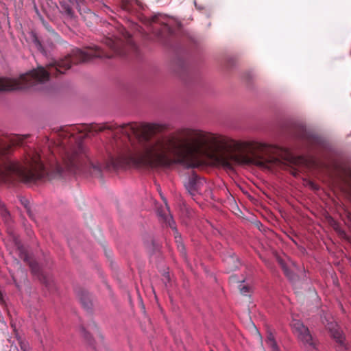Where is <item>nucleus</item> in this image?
Returning a JSON list of instances; mask_svg holds the SVG:
<instances>
[{
    "label": "nucleus",
    "mask_w": 351,
    "mask_h": 351,
    "mask_svg": "<svg viewBox=\"0 0 351 351\" xmlns=\"http://www.w3.org/2000/svg\"><path fill=\"white\" fill-rule=\"evenodd\" d=\"M14 242H15V244H16V246L18 249H20L21 247V244L18 241L17 239L14 237Z\"/></svg>",
    "instance_id": "22"
},
{
    "label": "nucleus",
    "mask_w": 351,
    "mask_h": 351,
    "mask_svg": "<svg viewBox=\"0 0 351 351\" xmlns=\"http://www.w3.org/2000/svg\"><path fill=\"white\" fill-rule=\"evenodd\" d=\"M104 43L110 48L112 49L117 54L123 55L121 51V47H123V42L119 38H106Z\"/></svg>",
    "instance_id": "6"
},
{
    "label": "nucleus",
    "mask_w": 351,
    "mask_h": 351,
    "mask_svg": "<svg viewBox=\"0 0 351 351\" xmlns=\"http://www.w3.org/2000/svg\"><path fill=\"white\" fill-rule=\"evenodd\" d=\"M230 280H232V282H234L237 281V278H236V276H232L230 278Z\"/></svg>",
    "instance_id": "23"
},
{
    "label": "nucleus",
    "mask_w": 351,
    "mask_h": 351,
    "mask_svg": "<svg viewBox=\"0 0 351 351\" xmlns=\"http://www.w3.org/2000/svg\"><path fill=\"white\" fill-rule=\"evenodd\" d=\"M93 167L99 171L101 170V165L100 164H97V165H93Z\"/></svg>",
    "instance_id": "21"
},
{
    "label": "nucleus",
    "mask_w": 351,
    "mask_h": 351,
    "mask_svg": "<svg viewBox=\"0 0 351 351\" xmlns=\"http://www.w3.org/2000/svg\"><path fill=\"white\" fill-rule=\"evenodd\" d=\"M65 166L68 171H74L76 162L73 156H70L68 160L65 162Z\"/></svg>",
    "instance_id": "12"
},
{
    "label": "nucleus",
    "mask_w": 351,
    "mask_h": 351,
    "mask_svg": "<svg viewBox=\"0 0 351 351\" xmlns=\"http://www.w3.org/2000/svg\"><path fill=\"white\" fill-rule=\"evenodd\" d=\"M244 281H245L244 280H238L237 282H241V283H242V282H243Z\"/></svg>",
    "instance_id": "26"
},
{
    "label": "nucleus",
    "mask_w": 351,
    "mask_h": 351,
    "mask_svg": "<svg viewBox=\"0 0 351 351\" xmlns=\"http://www.w3.org/2000/svg\"><path fill=\"white\" fill-rule=\"evenodd\" d=\"M308 186H309L312 189H317V186L311 181H308L307 184Z\"/></svg>",
    "instance_id": "20"
},
{
    "label": "nucleus",
    "mask_w": 351,
    "mask_h": 351,
    "mask_svg": "<svg viewBox=\"0 0 351 351\" xmlns=\"http://www.w3.org/2000/svg\"><path fill=\"white\" fill-rule=\"evenodd\" d=\"M71 62H82V50L75 49L71 53L58 62L48 65V70L43 66H38L36 69L23 74L19 79H8L0 77V91L13 90L34 87L38 84H45L49 80V75L54 72L64 73L71 68Z\"/></svg>",
    "instance_id": "2"
},
{
    "label": "nucleus",
    "mask_w": 351,
    "mask_h": 351,
    "mask_svg": "<svg viewBox=\"0 0 351 351\" xmlns=\"http://www.w3.org/2000/svg\"><path fill=\"white\" fill-rule=\"evenodd\" d=\"M124 37H125V38H128V37H129V34H128V33H127V34H125V35H124Z\"/></svg>",
    "instance_id": "24"
},
{
    "label": "nucleus",
    "mask_w": 351,
    "mask_h": 351,
    "mask_svg": "<svg viewBox=\"0 0 351 351\" xmlns=\"http://www.w3.org/2000/svg\"><path fill=\"white\" fill-rule=\"evenodd\" d=\"M58 171H59L60 173H62V168H58Z\"/></svg>",
    "instance_id": "25"
},
{
    "label": "nucleus",
    "mask_w": 351,
    "mask_h": 351,
    "mask_svg": "<svg viewBox=\"0 0 351 351\" xmlns=\"http://www.w3.org/2000/svg\"><path fill=\"white\" fill-rule=\"evenodd\" d=\"M204 186H206L205 180L197 176H193L185 184L187 191L193 196L200 192Z\"/></svg>",
    "instance_id": "5"
},
{
    "label": "nucleus",
    "mask_w": 351,
    "mask_h": 351,
    "mask_svg": "<svg viewBox=\"0 0 351 351\" xmlns=\"http://www.w3.org/2000/svg\"><path fill=\"white\" fill-rule=\"evenodd\" d=\"M293 333L303 346L308 351L316 350L317 343L308 328L300 320H293L291 323Z\"/></svg>",
    "instance_id": "3"
},
{
    "label": "nucleus",
    "mask_w": 351,
    "mask_h": 351,
    "mask_svg": "<svg viewBox=\"0 0 351 351\" xmlns=\"http://www.w3.org/2000/svg\"><path fill=\"white\" fill-rule=\"evenodd\" d=\"M166 211L167 214H162L161 212L158 211V214L160 217H161L168 224L169 226L174 230L176 242L177 243L178 247L180 250V252H183L184 251V247L182 241V239L180 235L179 234L176 226L175 221L173 219L172 215L170 213L169 208L166 204Z\"/></svg>",
    "instance_id": "4"
},
{
    "label": "nucleus",
    "mask_w": 351,
    "mask_h": 351,
    "mask_svg": "<svg viewBox=\"0 0 351 351\" xmlns=\"http://www.w3.org/2000/svg\"><path fill=\"white\" fill-rule=\"evenodd\" d=\"M80 332L82 336L88 342L90 343V337L89 334L86 331L85 328L82 326L80 327Z\"/></svg>",
    "instance_id": "16"
},
{
    "label": "nucleus",
    "mask_w": 351,
    "mask_h": 351,
    "mask_svg": "<svg viewBox=\"0 0 351 351\" xmlns=\"http://www.w3.org/2000/svg\"><path fill=\"white\" fill-rule=\"evenodd\" d=\"M0 215L3 220L8 223L10 220V213L5 208L3 204L0 201Z\"/></svg>",
    "instance_id": "11"
},
{
    "label": "nucleus",
    "mask_w": 351,
    "mask_h": 351,
    "mask_svg": "<svg viewBox=\"0 0 351 351\" xmlns=\"http://www.w3.org/2000/svg\"><path fill=\"white\" fill-rule=\"evenodd\" d=\"M278 263L280 265L282 269H283L284 272H285V274L291 280H294V277L293 276V274L289 271L287 267L286 266L285 263L283 262L282 260L281 259H279L278 260Z\"/></svg>",
    "instance_id": "13"
},
{
    "label": "nucleus",
    "mask_w": 351,
    "mask_h": 351,
    "mask_svg": "<svg viewBox=\"0 0 351 351\" xmlns=\"http://www.w3.org/2000/svg\"><path fill=\"white\" fill-rule=\"evenodd\" d=\"M239 290L241 294L246 295L250 292V287L241 284L239 285Z\"/></svg>",
    "instance_id": "17"
},
{
    "label": "nucleus",
    "mask_w": 351,
    "mask_h": 351,
    "mask_svg": "<svg viewBox=\"0 0 351 351\" xmlns=\"http://www.w3.org/2000/svg\"><path fill=\"white\" fill-rule=\"evenodd\" d=\"M29 266L31 267L32 271L36 274L39 271V266L36 262H31L29 263Z\"/></svg>",
    "instance_id": "18"
},
{
    "label": "nucleus",
    "mask_w": 351,
    "mask_h": 351,
    "mask_svg": "<svg viewBox=\"0 0 351 351\" xmlns=\"http://www.w3.org/2000/svg\"><path fill=\"white\" fill-rule=\"evenodd\" d=\"M36 12L38 16H39V19H40L43 26L45 27V29L47 30H48L49 32H54V31L52 29L51 26L44 19L43 16L39 13V12H38L37 8H36Z\"/></svg>",
    "instance_id": "15"
},
{
    "label": "nucleus",
    "mask_w": 351,
    "mask_h": 351,
    "mask_svg": "<svg viewBox=\"0 0 351 351\" xmlns=\"http://www.w3.org/2000/svg\"><path fill=\"white\" fill-rule=\"evenodd\" d=\"M266 343L267 346L271 349V351H280L279 348L275 341L274 337L271 333L268 335Z\"/></svg>",
    "instance_id": "10"
},
{
    "label": "nucleus",
    "mask_w": 351,
    "mask_h": 351,
    "mask_svg": "<svg viewBox=\"0 0 351 351\" xmlns=\"http://www.w3.org/2000/svg\"><path fill=\"white\" fill-rule=\"evenodd\" d=\"M2 299V295H1V293L0 292V300H1Z\"/></svg>",
    "instance_id": "27"
},
{
    "label": "nucleus",
    "mask_w": 351,
    "mask_h": 351,
    "mask_svg": "<svg viewBox=\"0 0 351 351\" xmlns=\"http://www.w3.org/2000/svg\"><path fill=\"white\" fill-rule=\"evenodd\" d=\"M156 123H128L119 128L129 141L135 138L140 146V162L152 167H168L194 154L208 155L239 152L232 156L239 165H254L269 169L280 164L273 156L264 154L270 145L255 140H235L229 136L195 128H184L175 132L154 136Z\"/></svg>",
    "instance_id": "1"
},
{
    "label": "nucleus",
    "mask_w": 351,
    "mask_h": 351,
    "mask_svg": "<svg viewBox=\"0 0 351 351\" xmlns=\"http://www.w3.org/2000/svg\"><path fill=\"white\" fill-rule=\"evenodd\" d=\"M330 331L332 337L336 340L337 343H338L342 348H346L344 343L345 338L341 330H339L337 326H333V325H332V327H330Z\"/></svg>",
    "instance_id": "8"
},
{
    "label": "nucleus",
    "mask_w": 351,
    "mask_h": 351,
    "mask_svg": "<svg viewBox=\"0 0 351 351\" xmlns=\"http://www.w3.org/2000/svg\"><path fill=\"white\" fill-rule=\"evenodd\" d=\"M350 176H351V173H350Z\"/></svg>",
    "instance_id": "28"
},
{
    "label": "nucleus",
    "mask_w": 351,
    "mask_h": 351,
    "mask_svg": "<svg viewBox=\"0 0 351 351\" xmlns=\"http://www.w3.org/2000/svg\"><path fill=\"white\" fill-rule=\"evenodd\" d=\"M18 345L20 346V348L22 351H29V343L18 336L16 337V341L12 342L10 350L19 351Z\"/></svg>",
    "instance_id": "9"
},
{
    "label": "nucleus",
    "mask_w": 351,
    "mask_h": 351,
    "mask_svg": "<svg viewBox=\"0 0 351 351\" xmlns=\"http://www.w3.org/2000/svg\"><path fill=\"white\" fill-rule=\"evenodd\" d=\"M80 300H81V302H82V305L84 306V307L86 308H88L90 302H86V300H84L82 298H81Z\"/></svg>",
    "instance_id": "19"
},
{
    "label": "nucleus",
    "mask_w": 351,
    "mask_h": 351,
    "mask_svg": "<svg viewBox=\"0 0 351 351\" xmlns=\"http://www.w3.org/2000/svg\"><path fill=\"white\" fill-rule=\"evenodd\" d=\"M60 12L65 15L67 19H73L75 18V12L72 6L71 5L70 1H61L60 2Z\"/></svg>",
    "instance_id": "7"
},
{
    "label": "nucleus",
    "mask_w": 351,
    "mask_h": 351,
    "mask_svg": "<svg viewBox=\"0 0 351 351\" xmlns=\"http://www.w3.org/2000/svg\"><path fill=\"white\" fill-rule=\"evenodd\" d=\"M237 263V259L234 257L230 256L229 257L226 261V263L227 265V269L229 271H232L238 267L237 265H236L234 267H231L232 264H234Z\"/></svg>",
    "instance_id": "14"
}]
</instances>
